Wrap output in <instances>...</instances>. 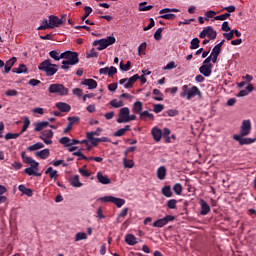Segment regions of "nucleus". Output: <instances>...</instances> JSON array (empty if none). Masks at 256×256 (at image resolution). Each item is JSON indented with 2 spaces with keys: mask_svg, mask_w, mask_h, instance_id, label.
<instances>
[{
  "mask_svg": "<svg viewBox=\"0 0 256 256\" xmlns=\"http://www.w3.org/2000/svg\"><path fill=\"white\" fill-rule=\"evenodd\" d=\"M49 56L54 59V61H61V59H63V57H61V54L59 55V52H57V50L50 51Z\"/></svg>",
  "mask_w": 256,
  "mask_h": 256,
  "instance_id": "34",
  "label": "nucleus"
},
{
  "mask_svg": "<svg viewBox=\"0 0 256 256\" xmlns=\"http://www.w3.org/2000/svg\"><path fill=\"white\" fill-rule=\"evenodd\" d=\"M220 53H221V47L217 45L214 46V48L212 49V53L210 54L212 63H217V57H219Z\"/></svg>",
  "mask_w": 256,
  "mask_h": 256,
  "instance_id": "19",
  "label": "nucleus"
},
{
  "mask_svg": "<svg viewBox=\"0 0 256 256\" xmlns=\"http://www.w3.org/2000/svg\"><path fill=\"white\" fill-rule=\"evenodd\" d=\"M112 203H114V205H116V207L120 208L125 205V199L114 197V199L112 200Z\"/></svg>",
  "mask_w": 256,
  "mask_h": 256,
  "instance_id": "43",
  "label": "nucleus"
},
{
  "mask_svg": "<svg viewBox=\"0 0 256 256\" xmlns=\"http://www.w3.org/2000/svg\"><path fill=\"white\" fill-rule=\"evenodd\" d=\"M49 154V149H44L35 153L36 157H40V159H47V157H49Z\"/></svg>",
  "mask_w": 256,
  "mask_h": 256,
  "instance_id": "30",
  "label": "nucleus"
},
{
  "mask_svg": "<svg viewBox=\"0 0 256 256\" xmlns=\"http://www.w3.org/2000/svg\"><path fill=\"white\" fill-rule=\"evenodd\" d=\"M45 174L49 175L50 179H54V181H57V177H59L57 170H54L53 167L47 168Z\"/></svg>",
  "mask_w": 256,
  "mask_h": 256,
  "instance_id": "24",
  "label": "nucleus"
},
{
  "mask_svg": "<svg viewBox=\"0 0 256 256\" xmlns=\"http://www.w3.org/2000/svg\"><path fill=\"white\" fill-rule=\"evenodd\" d=\"M196 95H201V90H199L197 86H193L191 89H189L188 85L182 86L180 97H186V99L190 101V99H193Z\"/></svg>",
  "mask_w": 256,
  "mask_h": 256,
  "instance_id": "3",
  "label": "nucleus"
},
{
  "mask_svg": "<svg viewBox=\"0 0 256 256\" xmlns=\"http://www.w3.org/2000/svg\"><path fill=\"white\" fill-rule=\"evenodd\" d=\"M101 133H103V129L102 128H97L95 131L92 132H87L86 135H90V137H99L101 135Z\"/></svg>",
  "mask_w": 256,
  "mask_h": 256,
  "instance_id": "48",
  "label": "nucleus"
},
{
  "mask_svg": "<svg viewBox=\"0 0 256 256\" xmlns=\"http://www.w3.org/2000/svg\"><path fill=\"white\" fill-rule=\"evenodd\" d=\"M21 156H22V159H23L24 163H27L28 165L30 163H32L33 159L29 156H26L25 152H22Z\"/></svg>",
  "mask_w": 256,
  "mask_h": 256,
  "instance_id": "60",
  "label": "nucleus"
},
{
  "mask_svg": "<svg viewBox=\"0 0 256 256\" xmlns=\"http://www.w3.org/2000/svg\"><path fill=\"white\" fill-rule=\"evenodd\" d=\"M165 225H167L165 218L158 219L153 223V227H165Z\"/></svg>",
  "mask_w": 256,
  "mask_h": 256,
  "instance_id": "42",
  "label": "nucleus"
},
{
  "mask_svg": "<svg viewBox=\"0 0 256 256\" xmlns=\"http://www.w3.org/2000/svg\"><path fill=\"white\" fill-rule=\"evenodd\" d=\"M70 184L72 187H83V183L79 181V175H75L74 177L70 178Z\"/></svg>",
  "mask_w": 256,
  "mask_h": 256,
  "instance_id": "28",
  "label": "nucleus"
},
{
  "mask_svg": "<svg viewBox=\"0 0 256 256\" xmlns=\"http://www.w3.org/2000/svg\"><path fill=\"white\" fill-rule=\"evenodd\" d=\"M13 73H27V66L25 64H20L18 68H13Z\"/></svg>",
  "mask_w": 256,
  "mask_h": 256,
  "instance_id": "35",
  "label": "nucleus"
},
{
  "mask_svg": "<svg viewBox=\"0 0 256 256\" xmlns=\"http://www.w3.org/2000/svg\"><path fill=\"white\" fill-rule=\"evenodd\" d=\"M29 125H31V120H29V117H25L21 133H25V131H27V129H29Z\"/></svg>",
  "mask_w": 256,
  "mask_h": 256,
  "instance_id": "49",
  "label": "nucleus"
},
{
  "mask_svg": "<svg viewBox=\"0 0 256 256\" xmlns=\"http://www.w3.org/2000/svg\"><path fill=\"white\" fill-rule=\"evenodd\" d=\"M98 182L102 185H110L111 179L107 175H103V172H98L96 175Z\"/></svg>",
  "mask_w": 256,
  "mask_h": 256,
  "instance_id": "15",
  "label": "nucleus"
},
{
  "mask_svg": "<svg viewBox=\"0 0 256 256\" xmlns=\"http://www.w3.org/2000/svg\"><path fill=\"white\" fill-rule=\"evenodd\" d=\"M213 69V64H211V56L207 57L202 66L199 68V72L204 75V77H211Z\"/></svg>",
  "mask_w": 256,
  "mask_h": 256,
  "instance_id": "5",
  "label": "nucleus"
},
{
  "mask_svg": "<svg viewBox=\"0 0 256 256\" xmlns=\"http://www.w3.org/2000/svg\"><path fill=\"white\" fill-rule=\"evenodd\" d=\"M65 17H67V14H64L61 19L59 17L50 15L49 16V23H50V29H55V27H60L65 23Z\"/></svg>",
  "mask_w": 256,
  "mask_h": 256,
  "instance_id": "7",
  "label": "nucleus"
},
{
  "mask_svg": "<svg viewBox=\"0 0 256 256\" xmlns=\"http://www.w3.org/2000/svg\"><path fill=\"white\" fill-rule=\"evenodd\" d=\"M43 147H45V145L41 142H37L31 146L28 147L29 151H39V149H43Z\"/></svg>",
  "mask_w": 256,
  "mask_h": 256,
  "instance_id": "32",
  "label": "nucleus"
},
{
  "mask_svg": "<svg viewBox=\"0 0 256 256\" xmlns=\"http://www.w3.org/2000/svg\"><path fill=\"white\" fill-rule=\"evenodd\" d=\"M200 205H201L200 215H208L211 211V207L209 206V204H207V201L201 199Z\"/></svg>",
  "mask_w": 256,
  "mask_h": 256,
  "instance_id": "16",
  "label": "nucleus"
},
{
  "mask_svg": "<svg viewBox=\"0 0 256 256\" xmlns=\"http://www.w3.org/2000/svg\"><path fill=\"white\" fill-rule=\"evenodd\" d=\"M241 135H234V140L238 141L239 145H251V143H255L256 138H243Z\"/></svg>",
  "mask_w": 256,
  "mask_h": 256,
  "instance_id": "13",
  "label": "nucleus"
},
{
  "mask_svg": "<svg viewBox=\"0 0 256 256\" xmlns=\"http://www.w3.org/2000/svg\"><path fill=\"white\" fill-rule=\"evenodd\" d=\"M175 17V14H162L161 16H159L160 19H167L168 21H173Z\"/></svg>",
  "mask_w": 256,
  "mask_h": 256,
  "instance_id": "57",
  "label": "nucleus"
},
{
  "mask_svg": "<svg viewBox=\"0 0 256 256\" xmlns=\"http://www.w3.org/2000/svg\"><path fill=\"white\" fill-rule=\"evenodd\" d=\"M157 177L160 181H163V179L167 177V168H165V166H161L157 169Z\"/></svg>",
  "mask_w": 256,
  "mask_h": 256,
  "instance_id": "20",
  "label": "nucleus"
},
{
  "mask_svg": "<svg viewBox=\"0 0 256 256\" xmlns=\"http://www.w3.org/2000/svg\"><path fill=\"white\" fill-rule=\"evenodd\" d=\"M199 43H201L199 38L192 39L190 42V49H199Z\"/></svg>",
  "mask_w": 256,
  "mask_h": 256,
  "instance_id": "47",
  "label": "nucleus"
},
{
  "mask_svg": "<svg viewBox=\"0 0 256 256\" xmlns=\"http://www.w3.org/2000/svg\"><path fill=\"white\" fill-rule=\"evenodd\" d=\"M84 11H85V15L82 17V21H85V19H87V17H89V15H91V13H93V8H91L89 6H85Z\"/></svg>",
  "mask_w": 256,
  "mask_h": 256,
  "instance_id": "50",
  "label": "nucleus"
},
{
  "mask_svg": "<svg viewBox=\"0 0 256 256\" xmlns=\"http://www.w3.org/2000/svg\"><path fill=\"white\" fill-rule=\"evenodd\" d=\"M34 129L35 131L39 132V131H43L45 129V127H49V122L47 121H42V122H38L36 124H34Z\"/></svg>",
  "mask_w": 256,
  "mask_h": 256,
  "instance_id": "25",
  "label": "nucleus"
},
{
  "mask_svg": "<svg viewBox=\"0 0 256 256\" xmlns=\"http://www.w3.org/2000/svg\"><path fill=\"white\" fill-rule=\"evenodd\" d=\"M67 119L69 121V124L72 126L75 125V123H79V117L77 116L68 117Z\"/></svg>",
  "mask_w": 256,
  "mask_h": 256,
  "instance_id": "61",
  "label": "nucleus"
},
{
  "mask_svg": "<svg viewBox=\"0 0 256 256\" xmlns=\"http://www.w3.org/2000/svg\"><path fill=\"white\" fill-rule=\"evenodd\" d=\"M120 69L121 71H129V69H131V61H128L125 65L121 62Z\"/></svg>",
  "mask_w": 256,
  "mask_h": 256,
  "instance_id": "55",
  "label": "nucleus"
},
{
  "mask_svg": "<svg viewBox=\"0 0 256 256\" xmlns=\"http://www.w3.org/2000/svg\"><path fill=\"white\" fill-rule=\"evenodd\" d=\"M177 68V65H175L174 61L169 62L163 69L164 71H169L171 69Z\"/></svg>",
  "mask_w": 256,
  "mask_h": 256,
  "instance_id": "59",
  "label": "nucleus"
},
{
  "mask_svg": "<svg viewBox=\"0 0 256 256\" xmlns=\"http://www.w3.org/2000/svg\"><path fill=\"white\" fill-rule=\"evenodd\" d=\"M24 173H26L27 175H34L35 177H41V173H38L37 170L31 167L26 168L24 170Z\"/></svg>",
  "mask_w": 256,
  "mask_h": 256,
  "instance_id": "37",
  "label": "nucleus"
},
{
  "mask_svg": "<svg viewBox=\"0 0 256 256\" xmlns=\"http://www.w3.org/2000/svg\"><path fill=\"white\" fill-rule=\"evenodd\" d=\"M173 191H174V193H176V195H180L181 193H183V186H181V184L177 183L174 185Z\"/></svg>",
  "mask_w": 256,
  "mask_h": 256,
  "instance_id": "51",
  "label": "nucleus"
},
{
  "mask_svg": "<svg viewBox=\"0 0 256 256\" xmlns=\"http://www.w3.org/2000/svg\"><path fill=\"white\" fill-rule=\"evenodd\" d=\"M82 85H86L88 89H97V81L93 79H84Z\"/></svg>",
  "mask_w": 256,
  "mask_h": 256,
  "instance_id": "21",
  "label": "nucleus"
},
{
  "mask_svg": "<svg viewBox=\"0 0 256 256\" xmlns=\"http://www.w3.org/2000/svg\"><path fill=\"white\" fill-rule=\"evenodd\" d=\"M49 93L53 95H59L60 97H65L69 95V88L65 87L63 84H51L48 88Z\"/></svg>",
  "mask_w": 256,
  "mask_h": 256,
  "instance_id": "4",
  "label": "nucleus"
},
{
  "mask_svg": "<svg viewBox=\"0 0 256 256\" xmlns=\"http://www.w3.org/2000/svg\"><path fill=\"white\" fill-rule=\"evenodd\" d=\"M115 41H117L115 36H108L107 38L95 40L92 45L93 47H97L98 51H103L107 47L114 45Z\"/></svg>",
  "mask_w": 256,
  "mask_h": 256,
  "instance_id": "2",
  "label": "nucleus"
},
{
  "mask_svg": "<svg viewBox=\"0 0 256 256\" xmlns=\"http://www.w3.org/2000/svg\"><path fill=\"white\" fill-rule=\"evenodd\" d=\"M100 75H108V77H113V75H115V73H117V68L111 66L109 67H105V68H101L99 70Z\"/></svg>",
  "mask_w": 256,
  "mask_h": 256,
  "instance_id": "14",
  "label": "nucleus"
},
{
  "mask_svg": "<svg viewBox=\"0 0 256 256\" xmlns=\"http://www.w3.org/2000/svg\"><path fill=\"white\" fill-rule=\"evenodd\" d=\"M17 137H19V134H17V133H7L6 135H5V139H6V141H9V139H17Z\"/></svg>",
  "mask_w": 256,
  "mask_h": 256,
  "instance_id": "63",
  "label": "nucleus"
},
{
  "mask_svg": "<svg viewBox=\"0 0 256 256\" xmlns=\"http://www.w3.org/2000/svg\"><path fill=\"white\" fill-rule=\"evenodd\" d=\"M221 29L223 31H225L226 33L231 31V27L229 26V22H227V21L223 22Z\"/></svg>",
  "mask_w": 256,
  "mask_h": 256,
  "instance_id": "64",
  "label": "nucleus"
},
{
  "mask_svg": "<svg viewBox=\"0 0 256 256\" xmlns=\"http://www.w3.org/2000/svg\"><path fill=\"white\" fill-rule=\"evenodd\" d=\"M129 107H124L119 110L117 123H129Z\"/></svg>",
  "mask_w": 256,
  "mask_h": 256,
  "instance_id": "8",
  "label": "nucleus"
},
{
  "mask_svg": "<svg viewBox=\"0 0 256 256\" xmlns=\"http://www.w3.org/2000/svg\"><path fill=\"white\" fill-rule=\"evenodd\" d=\"M152 137L154 141L159 142L161 141V137H163V131L157 127H154L151 131Z\"/></svg>",
  "mask_w": 256,
  "mask_h": 256,
  "instance_id": "17",
  "label": "nucleus"
},
{
  "mask_svg": "<svg viewBox=\"0 0 256 256\" xmlns=\"http://www.w3.org/2000/svg\"><path fill=\"white\" fill-rule=\"evenodd\" d=\"M62 59H67L68 63L71 65H77L79 63V53L73 51H65L61 53Z\"/></svg>",
  "mask_w": 256,
  "mask_h": 256,
  "instance_id": "6",
  "label": "nucleus"
},
{
  "mask_svg": "<svg viewBox=\"0 0 256 256\" xmlns=\"http://www.w3.org/2000/svg\"><path fill=\"white\" fill-rule=\"evenodd\" d=\"M255 89L252 84H248L246 87V90H241L238 94L237 97H247L249 93H251Z\"/></svg>",
  "mask_w": 256,
  "mask_h": 256,
  "instance_id": "23",
  "label": "nucleus"
},
{
  "mask_svg": "<svg viewBox=\"0 0 256 256\" xmlns=\"http://www.w3.org/2000/svg\"><path fill=\"white\" fill-rule=\"evenodd\" d=\"M59 143H61V145H64V147H71V139H69V137H62L59 140Z\"/></svg>",
  "mask_w": 256,
  "mask_h": 256,
  "instance_id": "44",
  "label": "nucleus"
},
{
  "mask_svg": "<svg viewBox=\"0 0 256 256\" xmlns=\"http://www.w3.org/2000/svg\"><path fill=\"white\" fill-rule=\"evenodd\" d=\"M199 37L200 39H205V37H209V39H217V31H215L213 27L208 26L203 29Z\"/></svg>",
  "mask_w": 256,
  "mask_h": 256,
  "instance_id": "9",
  "label": "nucleus"
},
{
  "mask_svg": "<svg viewBox=\"0 0 256 256\" xmlns=\"http://www.w3.org/2000/svg\"><path fill=\"white\" fill-rule=\"evenodd\" d=\"M251 133V120H244L240 128L241 137H247Z\"/></svg>",
  "mask_w": 256,
  "mask_h": 256,
  "instance_id": "12",
  "label": "nucleus"
},
{
  "mask_svg": "<svg viewBox=\"0 0 256 256\" xmlns=\"http://www.w3.org/2000/svg\"><path fill=\"white\" fill-rule=\"evenodd\" d=\"M162 195H164V197H173V192L171 191V186H164L162 188Z\"/></svg>",
  "mask_w": 256,
  "mask_h": 256,
  "instance_id": "31",
  "label": "nucleus"
},
{
  "mask_svg": "<svg viewBox=\"0 0 256 256\" xmlns=\"http://www.w3.org/2000/svg\"><path fill=\"white\" fill-rule=\"evenodd\" d=\"M167 207L169 209H177V200L171 199L167 202Z\"/></svg>",
  "mask_w": 256,
  "mask_h": 256,
  "instance_id": "54",
  "label": "nucleus"
},
{
  "mask_svg": "<svg viewBox=\"0 0 256 256\" xmlns=\"http://www.w3.org/2000/svg\"><path fill=\"white\" fill-rule=\"evenodd\" d=\"M57 67L58 66L56 64H52L51 60L47 59L40 63L38 69L39 71H44L47 77H53V75H55V73L58 71Z\"/></svg>",
  "mask_w": 256,
  "mask_h": 256,
  "instance_id": "1",
  "label": "nucleus"
},
{
  "mask_svg": "<svg viewBox=\"0 0 256 256\" xmlns=\"http://www.w3.org/2000/svg\"><path fill=\"white\" fill-rule=\"evenodd\" d=\"M85 239H87V233L85 232H78L75 235L74 240L77 241H84Z\"/></svg>",
  "mask_w": 256,
  "mask_h": 256,
  "instance_id": "41",
  "label": "nucleus"
},
{
  "mask_svg": "<svg viewBox=\"0 0 256 256\" xmlns=\"http://www.w3.org/2000/svg\"><path fill=\"white\" fill-rule=\"evenodd\" d=\"M165 109V106L163 104H154L153 105V111L154 113H161Z\"/></svg>",
  "mask_w": 256,
  "mask_h": 256,
  "instance_id": "52",
  "label": "nucleus"
},
{
  "mask_svg": "<svg viewBox=\"0 0 256 256\" xmlns=\"http://www.w3.org/2000/svg\"><path fill=\"white\" fill-rule=\"evenodd\" d=\"M111 107H114L115 109H119V107H123L125 103L122 100L113 99L110 102Z\"/></svg>",
  "mask_w": 256,
  "mask_h": 256,
  "instance_id": "33",
  "label": "nucleus"
},
{
  "mask_svg": "<svg viewBox=\"0 0 256 256\" xmlns=\"http://www.w3.org/2000/svg\"><path fill=\"white\" fill-rule=\"evenodd\" d=\"M161 33H163V28H158L154 33V39H156V41H161Z\"/></svg>",
  "mask_w": 256,
  "mask_h": 256,
  "instance_id": "58",
  "label": "nucleus"
},
{
  "mask_svg": "<svg viewBox=\"0 0 256 256\" xmlns=\"http://www.w3.org/2000/svg\"><path fill=\"white\" fill-rule=\"evenodd\" d=\"M138 79L139 76L136 74L130 78H123L119 80V83L120 85H124L125 89H131Z\"/></svg>",
  "mask_w": 256,
  "mask_h": 256,
  "instance_id": "10",
  "label": "nucleus"
},
{
  "mask_svg": "<svg viewBox=\"0 0 256 256\" xmlns=\"http://www.w3.org/2000/svg\"><path fill=\"white\" fill-rule=\"evenodd\" d=\"M53 132L52 130H45L41 132L40 139L46 144V145H52L53 141Z\"/></svg>",
  "mask_w": 256,
  "mask_h": 256,
  "instance_id": "11",
  "label": "nucleus"
},
{
  "mask_svg": "<svg viewBox=\"0 0 256 256\" xmlns=\"http://www.w3.org/2000/svg\"><path fill=\"white\" fill-rule=\"evenodd\" d=\"M147 49V42H143L142 44L139 45L138 47V55H141L143 51Z\"/></svg>",
  "mask_w": 256,
  "mask_h": 256,
  "instance_id": "62",
  "label": "nucleus"
},
{
  "mask_svg": "<svg viewBox=\"0 0 256 256\" xmlns=\"http://www.w3.org/2000/svg\"><path fill=\"white\" fill-rule=\"evenodd\" d=\"M56 107L59 109V111H61V113H69L71 111V105L65 102L56 103Z\"/></svg>",
  "mask_w": 256,
  "mask_h": 256,
  "instance_id": "18",
  "label": "nucleus"
},
{
  "mask_svg": "<svg viewBox=\"0 0 256 256\" xmlns=\"http://www.w3.org/2000/svg\"><path fill=\"white\" fill-rule=\"evenodd\" d=\"M147 118L153 121L155 119V116L149 113V111H143L140 113V119H142L143 121H146Z\"/></svg>",
  "mask_w": 256,
  "mask_h": 256,
  "instance_id": "29",
  "label": "nucleus"
},
{
  "mask_svg": "<svg viewBox=\"0 0 256 256\" xmlns=\"http://www.w3.org/2000/svg\"><path fill=\"white\" fill-rule=\"evenodd\" d=\"M47 29H51V24L48 20H44L42 25L38 27V31H45Z\"/></svg>",
  "mask_w": 256,
  "mask_h": 256,
  "instance_id": "39",
  "label": "nucleus"
},
{
  "mask_svg": "<svg viewBox=\"0 0 256 256\" xmlns=\"http://www.w3.org/2000/svg\"><path fill=\"white\" fill-rule=\"evenodd\" d=\"M145 5H147V2H141L139 4L138 11H151V9L153 8V5Z\"/></svg>",
  "mask_w": 256,
  "mask_h": 256,
  "instance_id": "38",
  "label": "nucleus"
},
{
  "mask_svg": "<svg viewBox=\"0 0 256 256\" xmlns=\"http://www.w3.org/2000/svg\"><path fill=\"white\" fill-rule=\"evenodd\" d=\"M230 17H231L230 13H225V14H221L219 16H215L214 20L215 21H227V19Z\"/></svg>",
  "mask_w": 256,
  "mask_h": 256,
  "instance_id": "45",
  "label": "nucleus"
},
{
  "mask_svg": "<svg viewBox=\"0 0 256 256\" xmlns=\"http://www.w3.org/2000/svg\"><path fill=\"white\" fill-rule=\"evenodd\" d=\"M153 95H156V97L153 98L154 101H163V93H161L159 89H154Z\"/></svg>",
  "mask_w": 256,
  "mask_h": 256,
  "instance_id": "40",
  "label": "nucleus"
},
{
  "mask_svg": "<svg viewBox=\"0 0 256 256\" xmlns=\"http://www.w3.org/2000/svg\"><path fill=\"white\" fill-rule=\"evenodd\" d=\"M73 155H74L75 157H79V158H78V161H81V160H83V159H84V161H89V158H88L87 156H85V155L83 154V152H81V150H79V151H77V152H73Z\"/></svg>",
  "mask_w": 256,
  "mask_h": 256,
  "instance_id": "46",
  "label": "nucleus"
},
{
  "mask_svg": "<svg viewBox=\"0 0 256 256\" xmlns=\"http://www.w3.org/2000/svg\"><path fill=\"white\" fill-rule=\"evenodd\" d=\"M87 59H91L93 57H99V54L97 51H95V48H92L87 54H86Z\"/></svg>",
  "mask_w": 256,
  "mask_h": 256,
  "instance_id": "53",
  "label": "nucleus"
},
{
  "mask_svg": "<svg viewBox=\"0 0 256 256\" xmlns=\"http://www.w3.org/2000/svg\"><path fill=\"white\" fill-rule=\"evenodd\" d=\"M127 245H137V238L133 234H127L125 237Z\"/></svg>",
  "mask_w": 256,
  "mask_h": 256,
  "instance_id": "27",
  "label": "nucleus"
},
{
  "mask_svg": "<svg viewBox=\"0 0 256 256\" xmlns=\"http://www.w3.org/2000/svg\"><path fill=\"white\" fill-rule=\"evenodd\" d=\"M15 63H17V58L12 57L10 60H8V61H6V63H4V66L6 65V67L12 68L13 65H15Z\"/></svg>",
  "mask_w": 256,
  "mask_h": 256,
  "instance_id": "56",
  "label": "nucleus"
},
{
  "mask_svg": "<svg viewBox=\"0 0 256 256\" xmlns=\"http://www.w3.org/2000/svg\"><path fill=\"white\" fill-rule=\"evenodd\" d=\"M132 111H133V113H137L138 115H141V112L143 111V102L136 101L133 104Z\"/></svg>",
  "mask_w": 256,
  "mask_h": 256,
  "instance_id": "22",
  "label": "nucleus"
},
{
  "mask_svg": "<svg viewBox=\"0 0 256 256\" xmlns=\"http://www.w3.org/2000/svg\"><path fill=\"white\" fill-rule=\"evenodd\" d=\"M7 193V187L0 185V204L7 203V196H3Z\"/></svg>",
  "mask_w": 256,
  "mask_h": 256,
  "instance_id": "26",
  "label": "nucleus"
},
{
  "mask_svg": "<svg viewBox=\"0 0 256 256\" xmlns=\"http://www.w3.org/2000/svg\"><path fill=\"white\" fill-rule=\"evenodd\" d=\"M123 165L126 169H133L135 167V162L133 160H129L127 158L123 159Z\"/></svg>",
  "mask_w": 256,
  "mask_h": 256,
  "instance_id": "36",
  "label": "nucleus"
}]
</instances>
